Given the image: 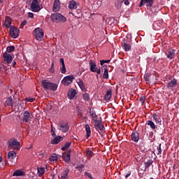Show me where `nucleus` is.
Wrapping results in <instances>:
<instances>
[{"instance_id": "nucleus-61", "label": "nucleus", "mask_w": 179, "mask_h": 179, "mask_svg": "<svg viewBox=\"0 0 179 179\" xmlns=\"http://www.w3.org/2000/svg\"><path fill=\"white\" fill-rule=\"evenodd\" d=\"M51 134H52V136H55V131H51Z\"/></svg>"}, {"instance_id": "nucleus-49", "label": "nucleus", "mask_w": 179, "mask_h": 179, "mask_svg": "<svg viewBox=\"0 0 179 179\" xmlns=\"http://www.w3.org/2000/svg\"><path fill=\"white\" fill-rule=\"evenodd\" d=\"M60 71L62 73H66V67H65V64H63L62 68H60Z\"/></svg>"}, {"instance_id": "nucleus-18", "label": "nucleus", "mask_w": 179, "mask_h": 179, "mask_svg": "<svg viewBox=\"0 0 179 179\" xmlns=\"http://www.w3.org/2000/svg\"><path fill=\"white\" fill-rule=\"evenodd\" d=\"M167 58H169V59H173L176 58V50L169 49L168 50Z\"/></svg>"}, {"instance_id": "nucleus-12", "label": "nucleus", "mask_w": 179, "mask_h": 179, "mask_svg": "<svg viewBox=\"0 0 179 179\" xmlns=\"http://www.w3.org/2000/svg\"><path fill=\"white\" fill-rule=\"evenodd\" d=\"M3 57L4 62H6L7 65H9V64H10L13 59V57H12V55L8 54L7 52H5L3 55Z\"/></svg>"}, {"instance_id": "nucleus-63", "label": "nucleus", "mask_w": 179, "mask_h": 179, "mask_svg": "<svg viewBox=\"0 0 179 179\" xmlns=\"http://www.w3.org/2000/svg\"><path fill=\"white\" fill-rule=\"evenodd\" d=\"M51 67H52V68H54V62L52 63Z\"/></svg>"}, {"instance_id": "nucleus-3", "label": "nucleus", "mask_w": 179, "mask_h": 179, "mask_svg": "<svg viewBox=\"0 0 179 179\" xmlns=\"http://www.w3.org/2000/svg\"><path fill=\"white\" fill-rule=\"evenodd\" d=\"M8 146L10 149H20V142L17 141L16 138H11L8 141Z\"/></svg>"}, {"instance_id": "nucleus-24", "label": "nucleus", "mask_w": 179, "mask_h": 179, "mask_svg": "<svg viewBox=\"0 0 179 179\" xmlns=\"http://www.w3.org/2000/svg\"><path fill=\"white\" fill-rule=\"evenodd\" d=\"M76 90H71L68 92L67 96L70 100H72V99L75 98V96H76Z\"/></svg>"}, {"instance_id": "nucleus-46", "label": "nucleus", "mask_w": 179, "mask_h": 179, "mask_svg": "<svg viewBox=\"0 0 179 179\" xmlns=\"http://www.w3.org/2000/svg\"><path fill=\"white\" fill-rule=\"evenodd\" d=\"M144 79L148 85L150 84V80L149 79V74H145Z\"/></svg>"}, {"instance_id": "nucleus-62", "label": "nucleus", "mask_w": 179, "mask_h": 179, "mask_svg": "<svg viewBox=\"0 0 179 179\" xmlns=\"http://www.w3.org/2000/svg\"><path fill=\"white\" fill-rule=\"evenodd\" d=\"M80 169H83V167H85V166L83 165V164H81V165L80 166Z\"/></svg>"}, {"instance_id": "nucleus-2", "label": "nucleus", "mask_w": 179, "mask_h": 179, "mask_svg": "<svg viewBox=\"0 0 179 179\" xmlns=\"http://www.w3.org/2000/svg\"><path fill=\"white\" fill-rule=\"evenodd\" d=\"M50 19L52 22H55V23H65V22H66V17L58 13L52 14Z\"/></svg>"}, {"instance_id": "nucleus-36", "label": "nucleus", "mask_w": 179, "mask_h": 179, "mask_svg": "<svg viewBox=\"0 0 179 179\" xmlns=\"http://www.w3.org/2000/svg\"><path fill=\"white\" fill-rule=\"evenodd\" d=\"M90 116L92 117L93 121H94V120H96L95 118H97V115L96 114L95 110L90 109Z\"/></svg>"}, {"instance_id": "nucleus-21", "label": "nucleus", "mask_w": 179, "mask_h": 179, "mask_svg": "<svg viewBox=\"0 0 179 179\" xmlns=\"http://www.w3.org/2000/svg\"><path fill=\"white\" fill-rule=\"evenodd\" d=\"M23 115H24V117L22 119V122H29V121L30 120V113H29V111H27V110H25L24 112Z\"/></svg>"}, {"instance_id": "nucleus-29", "label": "nucleus", "mask_w": 179, "mask_h": 179, "mask_svg": "<svg viewBox=\"0 0 179 179\" xmlns=\"http://www.w3.org/2000/svg\"><path fill=\"white\" fill-rule=\"evenodd\" d=\"M149 80H150V83H156V80H157V76L156 74H150L149 75Z\"/></svg>"}, {"instance_id": "nucleus-14", "label": "nucleus", "mask_w": 179, "mask_h": 179, "mask_svg": "<svg viewBox=\"0 0 179 179\" xmlns=\"http://www.w3.org/2000/svg\"><path fill=\"white\" fill-rule=\"evenodd\" d=\"M152 118L156 124H159V125H162V117L159 113H153Z\"/></svg>"}, {"instance_id": "nucleus-53", "label": "nucleus", "mask_w": 179, "mask_h": 179, "mask_svg": "<svg viewBox=\"0 0 179 179\" xmlns=\"http://www.w3.org/2000/svg\"><path fill=\"white\" fill-rule=\"evenodd\" d=\"M28 17L33 19V17H34V14L33 13H28Z\"/></svg>"}, {"instance_id": "nucleus-11", "label": "nucleus", "mask_w": 179, "mask_h": 179, "mask_svg": "<svg viewBox=\"0 0 179 179\" xmlns=\"http://www.w3.org/2000/svg\"><path fill=\"white\" fill-rule=\"evenodd\" d=\"M71 150H68L62 154V159L66 163L71 162Z\"/></svg>"}, {"instance_id": "nucleus-20", "label": "nucleus", "mask_w": 179, "mask_h": 179, "mask_svg": "<svg viewBox=\"0 0 179 179\" xmlns=\"http://www.w3.org/2000/svg\"><path fill=\"white\" fill-rule=\"evenodd\" d=\"M86 131V139H89L90 138V135H92V130L90 129V125L89 124H86L85 126Z\"/></svg>"}, {"instance_id": "nucleus-32", "label": "nucleus", "mask_w": 179, "mask_h": 179, "mask_svg": "<svg viewBox=\"0 0 179 179\" xmlns=\"http://www.w3.org/2000/svg\"><path fill=\"white\" fill-rule=\"evenodd\" d=\"M145 168L144 169H141L143 170V171H146V170H148V169H149V167H150V166H152V164H153V160L150 159L147 162H145Z\"/></svg>"}, {"instance_id": "nucleus-30", "label": "nucleus", "mask_w": 179, "mask_h": 179, "mask_svg": "<svg viewBox=\"0 0 179 179\" xmlns=\"http://www.w3.org/2000/svg\"><path fill=\"white\" fill-rule=\"evenodd\" d=\"M13 176L15 177H23V176H24V172L20 170H17L13 172Z\"/></svg>"}, {"instance_id": "nucleus-5", "label": "nucleus", "mask_w": 179, "mask_h": 179, "mask_svg": "<svg viewBox=\"0 0 179 179\" xmlns=\"http://www.w3.org/2000/svg\"><path fill=\"white\" fill-rule=\"evenodd\" d=\"M34 35L36 40L41 41V38H43V37L44 36V32L43 31V29L40 28H36L34 30Z\"/></svg>"}, {"instance_id": "nucleus-43", "label": "nucleus", "mask_w": 179, "mask_h": 179, "mask_svg": "<svg viewBox=\"0 0 179 179\" xmlns=\"http://www.w3.org/2000/svg\"><path fill=\"white\" fill-rule=\"evenodd\" d=\"M83 97L86 101H89V100H90V96H89V94L87 93L83 94Z\"/></svg>"}, {"instance_id": "nucleus-28", "label": "nucleus", "mask_w": 179, "mask_h": 179, "mask_svg": "<svg viewBox=\"0 0 179 179\" xmlns=\"http://www.w3.org/2000/svg\"><path fill=\"white\" fill-rule=\"evenodd\" d=\"M12 24V19L9 17H6V20L4 23L3 24L5 27H10V25Z\"/></svg>"}, {"instance_id": "nucleus-38", "label": "nucleus", "mask_w": 179, "mask_h": 179, "mask_svg": "<svg viewBox=\"0 0 179 179\" xmlns=\"http://www.w3.org/2000/svg\"><path fill=\"white\" fill-rule=\"evenodd\" d=\"M86 155H87V156H88V157H90V159H92V157H93L94 153L92 150H90V148H87Z\"/></svg>"}, {"instance_id": "nucleus-27", "label": "nucleus", "mask_w": 179, "mask_h": 179, "mask_svg": "<svg viewBox=\"0 0 179 179\" xmlns=\"http://www.w3.org/2000/svg\"><path fill=\"white\" fill-rule=\"evenodd\" d=\"M78 8V3L75 1H71L69 3V8H70L71 10H73V9H76Z\"/></svg>"}, {"instance_id": "nucleus-13", "label": "nucleus", "mask_w": 179, "mask_h": 179, "mask_svg": "<svg viewBox=\"0 0 179 179\" xmlns=\"http://www.w3.org/2000/svg\"><path fill=\"white\" fill-rule=\"evenodd\" d=\"M122 47L123 48V50H124V51H131V43H128V41H125V39H124L122 41Z\"/></svg>"}, {"instance_id": "nucleus-64", "label": "nucleus", "mask_w": 179, "mask_h": 179, "mask_svg": "<svg viewBox=\"0 0 179 179\" xmlns=\"http://www.w3.org/2000/svg\"><path fill=\"white\" fill-rule=\"evenodd\" d=\"M2 162V157L0 156V163Z\"/></svg>"}, {"instance_id": "nucleus-42", "label": "nucleus", "mask_w": 179, "mask_h": 179, "mask_svg": "<svg viewBox=\"0 0 179 179\" xmlns=\"http://www.w3.org/2000/svg\"><path fill=\"white\" fill-rule=\"evenodd\" d=\"M139 101L141 103V105L143 106V104H145V101H146V96H140Z\"/></svg>"}, {"instance_id": "nucleus-58", "label": "nucleus", "mask_w": 179, "mask_h": 179, "mask_svg": "<svg viewBox=\"0 0 179 179\" xmlns=\"http://www.w3.org/2000/svg\"><path fill=\"white\" fill-rule=\"evenodd\" d=\"M50 72H52V73H53V72H55L54 67H50Z\"/></svg>"}, {"instance_id": "nucleus-51", "label": "nucleus", "mask_w": 179, "mask_h": 179, "mask_svg": "<svg viewBox=\"0 0 179 179\" xmlns=\"http://www.w3.org/2000/svg\"><path fill=\"white\" fill-rule=\"evenodd\" d=\"M110 62V59L108 60H101L100 65H104V64H108Z\"/></svg>"}, {"instance_id": "nucleus-50", "label": "nucleus", "mask_w": 179, "mask_h": 179, "mask_svg": "<svg viewBox=\"0 0 179 179\" xmlns=\"http://www.w3.org/2000/svg\"><path fill=\"white\" fill-rule=\"evenodd\" d=\"M26 24H27V20H24L20 26V29H23V27H24V26H26Z\"/></svg>"}, {"instance_id": "nucleus-55", "label": "nucleus", "mask_w": 179, "mask_h": 179, "mask_svg": "<svg viewBox=\"0 0 179 179\" xmlns=\"http://www.w3.org/2000/svg\"><path fill=\"white\" fill-rule=\"evenodd\" d=\"M96 73H97L98 75H100V73H101V70L100 69V68H98L97 70H95Z\"/></svg>"}, {"instance_id": "nucleus-15", "label": "nucleus", "mask_w": 179, "mask_h": 179, "mask_svg": "<svg viewBox=\"0 0 179 179\" xmlns=\"http://www.w3.org/2000/svg\"><path fill=\"white\" fill-rule=\"evenodd\" d=\"M131 141L133 142H139V133L138 131H133L131 135Z\"/></svg>"}, {"instance_id": "nucleus-10", "label": "nucleus", "mask_w": 179, "mask_h": 179, "mask_svg": "<svg viewBox=\"0 0 179 179\" xmlns=\"http://www.w3.org/2000/svg\"><path fill=\"white\" fill-rule=\"evenodd\" d=\"M155 3V0H141L139 7L142 8L143 5L146 4L147 8H152Z\"/></svg>"}, {"instance_id": "nucleus-37", "label": "nucleus", "mask_w": 179, "mask_h": 179, "mask_svg": "<svg viewBox=\"0 0 179 179\" xmlns=\"http://www.w3.org/2000/svg\"><path fill=\"white\" fill-rule=\"evenodd\" d=\"M71 142H67L65 143L64 146L62 148V150H68L69 148L71 147Z\"/></svg>"}, {"instance_id": "nucleus-26", "label": "nucleus", "mask_w": 179, "mask_h": 179, "mask_svg": "<svg viewBox=\"0 0 179 179\" xmlns=\"http://www.w3.org/2000/svg\"><path fill=\"white\" fill-rule=\"evenodd\" d=\"M69 169H66V170H64L62 173V175H61V178L62 179H69Z\"/></svg>"}, {"instance_id": "nucleus-52", "label": "nucleus", "mask_w": 179, "mask_h": 179, "mask_svg": "<svg viewBox=\"0 0 179 179\" xmlns=\"http://www.w3.org/2000/svg\"><path fill=\"white\" fill-rule=\"evenodd\" d=\"M131 171H128L127 173L124 176L125 178H128V177H129V176H131Z\"/></svg>"}, {"instance_id": "nucleus-6", "label": "nucleus", "mask_w": 179, "mask_h": 179, "mask_svg": "<svg viewBox=\"0 0 179 179\" xmlns=\"http://www.w3.org/2000/svg\"><path fill=\"white\" fill-rule=\"evenodd\" d=\"M94 128L96 131H98V132H101L102 131H104V125L101 122V120H94Z\"/></svg>"}, {"instance_id": "nucleus-57", "label": "nucleus", "mask_w": 179, "mask_h": 179, "mask_svg": "<svg viewBox=\"0 0 179 179\" xmlns=\"http://www.w3.org/2000/svg\"><path fill=\"white\" fill-rule=\"evenodd\" d=\"M59 62L62 64V65H65V62L64 61V58H60Z\"/></svg>"}, {"instance_id": "nucleus-8", "label": "nucleus", "mask_w": 179, "mask_h": 179, "mask_svg": "<svg viewBox=\"0 0 179 179\" xmlns=\"http://www.w3.org/2000/svg\"><path fill=\"white\" fill-rule=\"evenodd\" d=\"M20 30L17 27H12L10 28V34L12 38H17L19 37V33Z\"/></svg>"}, {"instance_id": "nucleus-19", "label": "nucleus", "mask_w": 179, "mask_h": 179, "mask_svg": "<svg viewBox=\"0 0 179 179\" xmlns=\"http://www.w3.org/2000/svg\"><path fill=\"white\" fill-rule=\"evenodd\" d=\"M60 5L59 0H55L52 8L53 12H58V10H59Z\"/></svg>"}, {"instance_id": "nucleus-34", "label": "nucleus", "mask_w": 179, "mask_h": 179, "mask_svg": "<svg viewBox=\"0 0 179 179\" xmlns=\"http://www.w3.org/2000/svg\"><path fill=\"white\" fill-rule=\"evenodd\" d=\"M113 96V92L111 89L108 90L105 94V100H110Z\"/></svg>"}, {"instance_id": "nucleus-33", "label": "nucleus", "mask_w": 179, "mask_h": 179, "mask_svg": "<svg viewBox=\"0 0 179 179\" xmlns=\"http://www.w3.org/2000/svg\"><path fill=\"white\" fill-rule=\"evenodd\" d=\"M78 85L83 92H85L86 90V87L85 86V83H83V81H82V80H78Z\"/></svg>"}, {"instance_id": "nucleus-41", "label": "nucleus", "mask_w": 179, "mask_h": 179, "mask_svg": "<svg viewBox=\"0 0 179 179\" xmlns=\"http://www.w3.org/2000/svg\"><path fill=\"white\" fill-rule=\"evenodd\" d=\"M103 78V79H108V69H105Z\"/></svg>"}, {"instance_id": "nucleus-40", "label": "nucleus", "mask_w": 179, "mask_h": 179, "mask_svg": "<svg viewBox=\"0 0 179 179\" xmlns=\"http://www.w3.org/2000/svg\"><path fill=\"white\" fill-rule=\"evenodd\" d=\"M6 51L8 53L13 52L15 51V47L13 45L8 46L6 48Z\"/></svg>"}, {"instance_id": "nucleus-44", "label": "nucleus", "mask_w": 179, "mask_h": 179, "mask_svg": "<svg viewBox=\"0 0 179 179\" xmlns=\"http://www.w3.org/2000/svg\"><path fill=\"white\" fill-rule=\"evenodd\" d=\"M84 176H85V177H87L90 179H96V178H93V176H92V173H90L89 172H85Z\"/></svg>"}, {"instance_id": "nucleus-7", "label": "nucleus", "mask_w": 179, "mask_h": 179, "mask_svg": "<svg viewBox=\"0 0 179 179\" xmlns=\"http://www.w3.org/2000/svg\"><path fill=\"white\" fill-rule=\"evenodd\" d=\"M73 79H75V76L73 75H69L64 77L62 83L64 85V86H69V85H71V83L73 82Z\"/></svg>"}, {"instance_id": "nucleus-4", "label": "nucleus", "mask_w": 179, "mask_h": 179, "mask_svg": "<svg viewBox=\"0 0 179 179\" xmlns=\"http://www.w3.org/2000/svg\"><path fill=\"white\" fill-rule=\"evenodd\" d=\"M43 7L40 6L38 0H33L31 3V9L32 12H40Z\"/></svg>"}, {"instance_id": "nucleus-47", "label": "nucleus", "mask_w": 179, "mask_h": 179, "mask_svg": "<svg viewBox=\"0 0 179 179\" xmlns=\"http://www.w3.org/2000/svg\"><path fill=\"white\" fill-rule=\"evenodd\" d=\"M26 101H29V103H33V101H36V98H32V97H27L25 99Z\"/></svg>"}, {"instance_id": "nucleus-39", "label": "nucleus", "mask_w": 179, "mask_h": 179, "mask_svg": "<svg viewBox=\"0 0 179 179\" xmlns=\"http://www.w3.org/2000/svg\"><path fill=\"white\" fill-rule=\"evenodd\" d=\"M59 159V157H57V155H55V156L52 155V156L50 157L49 160L50 162H58Z\"/></svg>"}, {"instance_id": "nucleus-22", "label": "nucleus", "mask_w": 179, "mask_h": 179, "mask_svg": "<svg viewBox=\"0 0 179 179\" xmlns=\"http://www.w3.org/2000/svg\"><path fill=\"white\" fill-rule=\"evenodd\" d=\"M146 124L148 125V127H150L151 129L155 131V132H156V129H157V126H156V124H155V122H153V121L148 120L146 122Z\"/></svg>"}, {"instance_id": "nucleus-54", "label": "nucleus", "mask_w": 179, "mask_h": 179, "mask_svg": "<svg viewBox=\"0 0 179 179\" xmlns=\"http://www.w3.org/2000/svg\"><path fill=\"white\" fill-rule=\"evenodd\" d=\"M50 177H51V178H48V179H55V173L52 172L50 173Z\"/></svg>"}, {"instance_id": "nucleus-59", "label": "nucleus", "mask_w": 179, "mask_h": 179, "mask_svg": "<svg viewBox=\"0 0 179 179\" xmlns=\"http://www.w3.org/2000/svg\"><path fill=\"white\" fill-rule=\"evenodd\" d=\"M51 132H55V128H54L52 126L51 127Z\"/></svg>"}, {"instance_id": "nucleus-9", "label": "nucleus", "mask_w": 179, "mask_h": 179, "mask_svg": "<svg viewBox=\"0 0 179 179\" xmlns=\"http://www.w3.org/2000/svg\"><path fill=\"white\" fill-rule=\"evenodd\" d=\"M59 131H62V132H68V131H69V126L68 122H62L59 123Z\"/></svg>"}, {"instance_id": "nucleus-45", "label": "nucleus", "mask_w": 179, "mask_h": 179, "mask_svg": "<svg viewBox=\"0 0 179 179\" xmlns=\"http://www.w3.org/2000/svg\"><path fill=\"white\" fill-rule=\"evenodd\" d=\"M77 115L79 117V118H82L83 117V111H82L80 109H78L77 110Z\"/></svg>"}, {"instance_id": "nucleus-31", "label": "nucleus", "mask_w": 179, "mask_h": 179, "mask_svg": "<svg viewBox=\"0 0 179 179\" xmlns=\"http://www.w3.org/2000/svg\"><path fill=\"white\" fill-rule=\"evenodd\" d=\"M6 104V106H8V107H13V99H12V96L7 98Z\"/></svg>"}, {"instance_id": "nucleus-16", "label": "nucleus", "mask_w": 179, "mask_h": 179, "mask_svg": "<svg viewBox=\"0 0 179 179\" xmlns=\"http://www.w3.org/2000/svg\"><path fill=\"white\" fill-rule=\"evenodd\" d=\"M16 159V152L15 151H10L7 155V160L8 162H13Z\"/></svg>"}, {"instance_id": "nucleus-1", "label": "nucleus", "mask_w": 179, "mask_h": 179, "mask_svg": "<svg viewBox=\"0 0 179 179\" xmlns=\"http://www.w3.org/2000/svg\"><path fill=\"white\" fill-rule=\"evenodd\" d=\"M41 85L45 90H52L55 92L58 89V85L47 81V80H43Z\"/></svg>"}, {"instance_id": "nucleus-56", "label": "nucleus", "mask_w": 179, "mask_h": 179, "mask_svg": "<svg viewBox=\"0 0 179 179\" xmlns=\"http://www.w3.org/2000/svg\"><path fill=\"white\" fill-rule=\"evenodd\" d=\"M123 2L124 3V5H126V6L129 5V1H128V0H123Z\"/></svg>"}, {"instance_id": "nucleus-35", "label": "nucleus", "mask_w": 179, "mask_h": 179, "mask_svg": "<svg viewBox=\"0 0 179 179\" xmlns=\"http://www.w3.org/2000/svg\"><path fill=\"white\" fill-rule=\"evenodd\" d=\"M44 173H45V168L44 167H38V175L39 177H41V176L44 175Z\"/></svg>"}, {"instance_id": "nucleus-25", "label": "nucleus", "mask_w": 179, "mask_h": 179, "mask_svg": "<svg viewBox=\"0 0 179 179\" xmlns=\"http://www.w3.org/2000/svg\"><path fill=\"white\" fill-rule=\"evenodd\" d=\"M63 139L64 138H62V136H58L52 139L51 143L52 145H58V143H59V142H61V141H62Z\"/></svg>"}, {"instance_id": "nucleus-60", "label": "nucleus", "mask_w": 179, "mask_h": 179, "mask_svg": "<svg viewBox=\"0 0 179 179\" xmlns=\"http://www.w3.org/2000/svg\"><path fill=\"white\" fill-rule=\"evenodd\" d=\"M16 65V62L15 61H13V63H12V66H15Z\"/></svg>"}, {"instance_id": "nucleus-23", "label": "nucleus", "mask_w": 179, "mask_h": 179, "mask_svg": "<svg viewBox=\"0 0 179 179\" xmlns=\"http://www.w3.org/2000/svg\"><path fill=\"white\" fill-rule=\"evenodd\" d=\"M177 85V80L173 78L172 80L167 83V88L168 89H173Z\"/></svg>"}, {"instance_id": "nucleus-48", "label": "nucleus", "mask_w": 179, "mask_h": 179, "mask_svg": "<svg viewBox=\"0 0 179 179\" xmlns=\"http://www.w3.org/2000/svg\"><path fill=\"white\" fill-rule=\"evenodd\" d=\"M157 150L158 151L157 155H162L163 150H162V144H159V146L157 148Z\"/></svg>"}, {"instance_id": "nucleus-17", "label": "nucleus", "mask_w": 179, "mask_h": 179, "mask_svg": "<svg viewBox=\"0 0 179 179\" xmlns=\"http://www.w3.org/2000/svg\"><path fill=\"white\" fill-rule=\"evenodd\" d=\"M98 69L97 64L93 60H90V71L95 72Z\"/></svg>"}]
</instances>
